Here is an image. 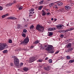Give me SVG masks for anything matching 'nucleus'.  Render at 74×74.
<instances>
[{
  "mask_svg": "<svg viewBox=\"0 0 74 74\" xmlns=\"http://www.w3.org/2000/svg\"><path fill=\"white\" fill-rule=\"evenodd\" d=\"M36 30H38L39 32H42L44 29V27L39 24H38L36 25Z\"/></svg>",
  "mask_w": 74,
  "mask_h": 74,
  "instance_id": "1",
  "label": "nucleus"
},
{
  "mask_svg": "<svg viewBox=\"0 0 74 74\" xmlns=\"http://www.w3.org/2000/svg\"><path fill=\"white\" fill-rule=\"evenodd\" d=\"M52 48L53 46L52 45H49V46L46 49V50L48 51H51V52H49V53H53L54 52V51L52 50Z\"/></svg>",
  "mask_w": 74,
  "mask_h": 74,
  "instance_id": "2",
  "label": "nucleus"
},
{
  "mask_svg": "<svg viewBox=\"0 0 74 74\" xmlns=\"http://www.w3.org/2000/svg\"><path fill=\"white\" fill-rule=\"evenodd\" d=\"M14 62L16 66L18 67L19 65V59L17 58H14Z\"/></svg>",
  "mask_w": 74,
  "mask_h": 74,
  "instance_id": "3",
  "label": "nucleus"
},
{
  "mask_svg": "<svg viewBox=\"0 0 74 74\" xmlns=\"http://www.w3.org/2000/svg\"><path fill=\"white\" fill-rule=\"evenodd\" d=\"M29 38L28 37H27L26 38H25L23 42H22L21 43V44H25L27 42H29Z\"/></svg>",
  "mask_w": 74,
  "mask_h": 74,
  "instance_id": "4",
  "label": "nucleus"
},
{
  "mask_svg": "<svg viewBox=\"0 0 74 74\" xmlns=\"http://www.w3.org/2000/svg\"><path fill=\"white\" fill-rule=\"evenodd\" d=\"M36 60V58L34 57H33L29 59V62L32 63V62H34V61H35Z\"/></svg>",
  "mask_w": 74,
  "mask_h": 74,
  "instance_id": "5",
  "label": "nucleus"
},
{
  "mask_svg": "<svg viewBox=\"0 0 74 74\" xmlns=\"http://www.w3.org/2000/svg\"><path fill=\"white\" fill-rule=\"evenodd\" d=\"M3 47H7V45L5 44H0V49H1L0 50H3Z\"/></svg>",
  "mask_w": 74,
  "mask_h": 74,
  "instance_id": "6",
  "label": "nucleus"
},
{
  "mask_svg": "<svg viewBox=\"0 0 74 74\" xmlns=\"http://www.w3.org/2000/svg\"><path fill=\"white\" fill-rule=\"evenodd\" d=\"M62 25H57L56 26L58 29H62Z\"/></svg>",
  "mask_w": 74,
  "mask_h": 74,
  "instance_id": "7",
  "label": "nucleus"
},
{
  "mask_svg": "<svg viewBox=\"0 0 74 74\" xmlns=\"http://www.w3.org/2000/svg\"><path fill=\"white\" fill-rule=\"evenodd\" d=\"M42 16H45L46 15V13L44 11V10H42Z\"/></svg>",
  "mask_w": 74,
  "mask_h": 74,
  "instance_id": "8",
  "label": "nucleus"
},
{
  "mask_svg": "<svg viewBox=\"0 0 74 74\" xmlns=\"http://www.w3.org/2000/svg\"><path fill=\"white\" fill-rule=\"evenodd\" d=\"M17 7H18V8L19 10H22L23 8V6L19 5H17Z\"/></svg>",
  "mask_w": 74,
  "mask_h": 74,
  "instance_id": "9",
  "label": "nucleus"
},
{
  "mask_svg": "<svg viewBox=\"0 0 74 74\" xmlns=\"http://www.w3.org/2000/svg\"><path fill=\"white\" fill-rule=\"evenodd\" d=\"M44 69L45 70H47V71H49L51 69V68L49 66H47V67H45Z\"/></svg>",
  "mask_w": 74,
  "mask_h": 74,
  "instance_id": "10",
  "label": "nucleus"
},
{
  "mask_svg": "<svg viewBox=\"0 0 74 74\" xmlns=\"http://www.w3.org/2000/svg\"><path fill=\"white\" fill-rule=\"evenodd\" d=\"M14 4V3H9L6 5V6L7 7H10V6H11V5L12 4Z\"/></svg>",
  "mask_w": 74,
  "mask_h": 74,
  "instance_id": "11",
  "label": "nucleus"
},
{
  "mask_svg": "<svg viewBox=\"0 0 74 74\" xmlns=\"http://www.w3.org/2000/svg\"><path fill=\"white\" fill-rule=\"evenodd\" d=\"M65 8L66 10H69V9H70V7L69 6H65Z\"/></svg>",
  "mask_w": 74,
  "mask_h": 74,
  "instance_id": "12",
  "label": "nucleus"
},
{
  "mask_svg": "<svg viewBox=\"0 0 74 74\" xmlns=\"http://www.w3.org/2000/svg\"><path fill=\"white\" fill-rule=\"evenodd\" d=\"M54 4H55V3H53L50 4H49V5L50 7H52L53 6V5H54Z\"/></svg>",
  "mask_w": 74,
  "mask_h": 74,
  "instance_id": "13",
  "label": "nucleus"
},
{
  "mask_svg": "<svg viewBox=\"0 0 74 74\" xmlns=\"http://www.w3.org/2000/svg\"><path fill=\"white\" fill-rule=\"evenodd\" d=\"M57 5L59 6L62 5H63V3L62 2H59L57 4Z\"/></svg>",
  "mask_w": 74,
  "mask_h": 74,
  "instance_id": "14",
  "label": "nucleus"
},
{
  "mask_svg": "<svg viewBox=\"0 0 74 74\" xmlns=\"http://www.w3.org/2000/svg\"><path fill=\"white\" fill-rule=\"evenodd\" d=\"M34 26L33 25H31L30 27V29H34Z\"/></svg>",
  "mask_w": 74,
  "mask_h": 74,
  "instance_id": "15",
  "label": "nucleus"
},
{
  "mask_svg": "<svg viewBox=\"0 0 74 74\" xmlns=\"http://www.w3.org/2000/svg\"><path fill=\"white\" fill-rule=\"evenodd\" d=\"M70 47H71V44L69 43L67 45V48H70Z\"/></svg>",
  "mask_w": 74,
  "mask_h": 74,
  "instance_id": "16",
  "label": "nucleus"
},
{
  "mask_svg": "<svg viewBox=\"0 0 74 74\" xmlns=\"http://www.w3.org/2000/svg\"><path fill=\"white\" fill-rule=\"evenodd\" d=\"M62 11H63V10H56V11L58 12H62Z\"/></svg>",
  "mask_w": 74,
  "mask_h": 74,
  "instance_id": "17",
  "label": "nucleus"
},
{
  "mask_svg": "<svg viewBox=\"0 0 74 74\" xmlns=\"http://www.w3.org/2000/svg\"><path fill=\"white\" fill-rule=\"evenodd\" d=\"M53 34V33L52 32H50L49 33V36H52Z\"/></svg>",
  "mask_w": 74,
  "mask_h": 74,
  "instance_id": "18",
  "label": "nucleus"
},
{
  "mask_svg": "<svg viewBox=\"0 0 74 74\" xmlns=\"http://www.w3.org/2000/svg\"><path fill=\"white\" fill-rule=\"evenodd\" d=\"M23 70H24V71H27L28 70V69L27 68L25 67L23 69Z\"/></svg>",
  "mask_w": 74,
  "mask_h": 74,
  "instance_id": "19",
  "label": "nucleus"
},
{
  "mask_svg": "<svg viewBox=\"0 0 74 74\" xmlns=\"http://www.w3.org/2000/svg\"><path fill=\"white\" fill-rule=\"evenodd\" d=\"M52 30H53V28H49L48 29L49 31H52Z\"/></svg>",
  "mask_w": 74,
  "mask_h": 74,
  "instance_id": "20",
  "label": "nucleus"
},
{
  "mask_svg": "<svg viewBox=\"0 0 74 74\" xmlns=\"http://www.w3.org/2000/svg\"><path fill=\"white\" fill-rule=\"evenodd\" d=\"M69 62L71 63L74 62V60H70L69 61Z\"/></svg>",
  "mask_w": 74,
  "mask_h": 74,
  "instance_id": "21",
  "label": "nucleus"
},
{
  "mask_svg": "<svg viewBox=\"0 0 74 74\" xmlns=\"http://www.w3.org/2000/svg\"><path fill=\"white\" fill-rule=\"evenodd\" d=\"M22 36L23 37H26V34H23H23H22Z\"/></svg>",
  "mask_w": 74,
  "mask_h": 74,
  "instance_id": "22",
  "label": "nucleus"
},
{
  "mask_svg": "<svg viewBox=\"0 0 74 74\" xmlns=\"http://www.w3.org/2000/svg\"><path fill=\"white\" fill-rule=\"evenodd\" d=\"M12 19H13L14 20H16V18L14 16H12Z\"/></svg>",
  "mask_w": 74,
  "mask_h": 74,
  "instance_id": "23",
  "label": "nucleus"
},
{
  "mask_svg": "<svg viewBox=\"0 0 74 74\" xmlns=\"http://www.w3.org/2000/svg\"><path fill=\"white\" fill-rule=\"evenodd\" d=\"M43 7V6H40L38 8V10H41V8Z\"/></svg>",
  "mask_w": 74,
  "mask_h": 74,
  "instance_id": "24",
  "label": "nucleus"
},
{
  "mask_svg": "<svg viewBox=\"0 0 74 74\" xmlns=\"http://www.w3.org/2000/svg\"><path fill=\"white\" fill-rule=\"evenodd\" d=\"M49 63H52V60L51 59H50L49 60Z\"/></svg>",
  "mask_w": 74,
  "mask_h": 74,
  "instance_id": "25",
  "label": "nucleus"
},
{
  "mask_svg": "<svg viewBox=\"0 0 74 74\" xmlns=\"http://www.w3.org/2000/svg\"><path fill=\"white\" fill-rule=\"evenodd\" d=\"M59 33H64V30H60L59 31Z\"/></svg>",
  "mask_w": 74,
  "mask_h": 74,
  "instance_id": "26",
  "label": "nucleus"
},
{
  "mask_svg": "<svg viewBox=\"0 0 74 74\" xmlns=\"http://www.w3.org/2000/svg\"><path fill=\"white\" fill-rule=\"evenodd\" d=\"M74 28L73 27L71 28L70 29H69V31H71V30H74Z\"/></svg>",
  "mask_w": 74,
  "mask_h": 74,
  "instance_id": "27",
  "label": "nucleus"
},
{
  "mask_svg": "<svg viewBox=\"0 0 74 74\" xmlns=\"http://www.w3.org/2000/svg\"><path fill=\"white\" fill-rule=\"evenodd\" d=\"M23 33H26L27 32V30H26V29H24L23 30Z\"/></svg>",
  "mask_w": 74,
  "mask_h": 74,
  "instance_id": "28",
  "label": "nucleus"
},
{
  "mask_svg": "<svg viewBox=\"0 0 74 74\" xmlns=\"http://www.w3.org/2000/svg\"><path fill=\"white\" fill-rule=\"evenodd\" d=\"M7 52H8L7 50H5L4 51H3V53H7Z\"/></svg>",
  "mask_w": 74,
  "mask_h": 74,
  "instance_id": "29",
  "label": "nucleus"
},
{
  "mask_svg": "<svg viewBox=\"0 0 74 74\" xmlns=\"http://www.w3.org/2000/svg\"><path fill=\"white\" fill-rule=\"evenodd\" d=\"M70 57H69V56H67L66 57V58L67 59H68V60H69L70 59Z\"/></svg>",
  "mask_w": 74,
  "mask_h": 74,
  "instance_id": "30",
  "label": "nucleus"
},
{
  "mask_svg": "<svg viewBox=\"0 0 74 74\" xmlns=\"http://www.w3.org/2000/svg\"><path fill=\"white\" fill-rule=\"evenodd\" d=\"M39 42L38 41L36 40L35 42L34 43L35 44H37V43H38Z\"/></svg>",
  "mask_w": 74,
  "mask_h": 74,
  "instance_id": "31",
  "label": "nucleus"
},
{
  "mask_svg": "<svg viewBox=\"0 0 74 74\" xmlns=\"http://www.w3.org/2000/svg\"><path fill=\"white\" fill-rule=\"evenodd\" d=\"M8 19H12V16L9 17L7 18Z\"/></svg>",
  "mask_w": 74,
  "mask_h": 74,
  "instance_id": "32",
  "label": "nucleus"
},
{
  "mask_svg": "<svg viewBox=\"0 0 74 74\" xmlns=\"http://www.w3.org/2000/svg\"><path fill=\"white\" fill-rule=\"evenodd\" d=\"M54 8H55L56 9H58V7H57V5H55L54 6Z\"/></svg>",
  "mask_w": 74,
  "mask_h": 74,
  "instance_id": "33",
  "label": "nucleus"
},
{
  "mask_svg": "<svg viewBox=\"0 0 74 74\" xmlns=\"http://www.w3.org/2000/svg\"><path fill=\"white\" fill-rule=\"evenodd\" d=\"M44 2V1L42 0L41 1H40V2L39 3L40 4H42L43 3V2Z\"/></svg>",
  "mask_w": 74,
  "mask_h": 74,
  "instance_id": "34",
  "label": "nucleus"
},
{
  "mask_svg": "<svg viewBox=\"0 0 74 74\" xmlns=\"http://www.w3.org/2000/svg\"><path fill=\"white\" fill-rule=\"evenodd\" d=\"M40 49H44V47H40Z\"/></svg>",
  "mask_w": 74,
  "mask_h": 74,
  "instance_id": "35",
  "label": "nucleus"
},
{
  "mask_svg": "<svg viewBox=\"0 0 74 74\" xmlns=\"http://www.w3.org/2000/svg\"><path fill=\"white\" fill-rule=\"evenodd\" d=\"M69 30H64V32L65 33H66V32H69Z\"/></svg>",
  "mask_w": 74,
  "mask_h": 74,
  "instance_id": "36",
  "label": "nucleus"
},
{
  "mask_svg": "<svg viewBox=\"0 0 74 74\" xmlns=\"http://www.w3.org/2000/svg\"><path fill=\"white\" fill-rule=\"evenodd\" d=\"M9 43H12V40H9Z\"/></svg>",
  "mask_w": 74,
  "mask_h": 74,
  "instance_id": "37",
  "label": "nucleus"
},
{
  "mask_svg": "<svg viewBox=\"0 0 74 74\" xmlns=\"http://www.w3.org/2000/svg\"><path fill=\"white\" fill-rule=\"evenodd\" d=\"M5 17V15H3L2 16V18H4Z\"/></svg>",
  "mask_w": 74,
  "mask_h": 74,
  "instance_id": "38",
  "label": "nucleus"
},
{
  "mask_svg": "<svg viewBox=\"0 0 74 74\" xmlns=\"http://www.w3.org/2000/svg\"><path fill=\"white\" fill-rule=\"evenodd\" d=\"M48 15H51V13H48L47 14H46V15L47 16Z\"/></svg>",
  "mask_w": 74,
  "mask_h": 74,
  "instance_id": "39",
  "label": "nucleus"
},
{
  "mask_svg": "<svg viewBox=\"0 0 74 74\" xmlns=\"http://www.w3.org/2000/svg\"><path fill=\"white\" fill-rule=\"evenodd\" d=\"M59 51H56V52L55 53V54H57L58 53H59Z\"/></svg>",
  "mask_w": 74,
  "mask_h": 74,
  "instance_id": "40",
  "label": "nucleus"
},
{
  "mask_svg": "<svg viewBox=\"0 0 74 74\" xmlns=\"http://www.w3.org/2000/svg\"><path fill=\"white\" fill-rule=\"evenodd\" d=\"M63 36H64V35H63V34H62L61 35V38H63Z\"/></svg>",
  "mask_w": 74,
  "mask_h": 74,
  "instance_id": "41",
  "label": "nucleus"
},
{
  "mask_svg": "<svg viewBox=\"0 0 74 74\" xmlns=\"http://www.w3.org/2000/svg\"><path fill=\"white\" fill-rule=\"evenodd\" d=\"M20 27H21V25H18V28H20Z\"/></svg>",
  "mask_w": 74,
  "mask_h": 74,
  "instance_id": "42",
  "label": "nucleus"
},
{
  "mask_svg": "<svg viewBox=\"0 0 74 74\" xmlns=\"http://www.w3.org/2000/svg\"><path fill=\"white\" fill-rule=\"evenodd\" d=\"M17 51H21V49L20 48L18 49H17Z\"/></svg>",
  "mask_w": 74,
  "mask_h": 74,
  "instance_id": "43",
  "label": "nucleus"
},
{
  "mask_svg": "<svg viewBox=\"0 0 74 74\" xmlns=\"http://www.w3.org/2000/svg\"><path fill=\"white\" fill-rule=\"evenodd\" d=\"M3 7L0 6V10H3Z\"/></svg>",
  "mask_w": 74,
  "mask_h": 74,
  "instance_id": "44",
  "label": "nucleus"
},
{
  "mask_svg": "<svg viewBox=\"0 0 74 74\" xmlns=\"http://www.w3.org/2000/svg\"><path fill=\"white\" fill-rule=\"evenodd\" d=\"M53 29L52 30L53 31L55 30H56V29L55 27H53Z\"/></svg>",
  "mask_w": 74,
  "mask_h": 74,
  "instance_id": "45",
  "label": "nucleus"
},
{
  "mask_svg": "<svg viewBox=\"0 0 74 74\" xmlns=\"http://www.w3.org/2000/svg\"><path fill=\"white\" fill-rule=\"evenodd\" d=\"M9 14H5V16H8V15Z\"/></svg>",
  "mask_w": 74,
  "mask_h": 74,
  "instance_id": "46",
  "label": "nucleus"
},
{
  "mask_svg": "<svg viewBox=\"0 0 74 74\" xmlns=\"http://www.w3.org/2000/svg\"><path fill=\"white\" fill-rule=\"evenodd\" d=\"M34 11V10H29V11Z\"/></svg>",
  "mask_w": 74,
  "mask_h": 74,
  "instance_id": "47",
  "label": "nucleus"
},
{
  "mask_svg": "<svg viewBox=\"0 0 74 74\" xmlns=\"http://www.w3.org/2000/svg\"><path fill=\"white\" fill-rule=\"evenodd\" d=\"M47 45H45L44 47H47Z\"/></svg>",
  "mask_w": 74,
  "mask_h": 74,
  "instance_id": "48",
  "label": "nucleus"
},
{
  "mask_svg": "<svg viewBox=\"0 0 74 74\" xmlns=\"http://www.w3.org/2000/svg\"><path fill=\"white\" fill-rule=\"evenodd\" d=\"M13 65V63H11L10 64V65L12 66Z\"/></svg>",
  "mask_w": 74,
  "mask_h": 74,
  "instance_id": "49",
  "label": "nucleus"
},
{
  "mask_svg": "<svg viewBox=\"0 0 74 74\" xmlns=\"http://www.w3.org/2000/svg\"><path fill=\"white\" fill-rule=\"evenodd\" d=\"M29 16H32L33 15L32 14H29Z\"/></svg>",
  "mask_w": 74,
  "mask_h": 74,
  "instance_id": "50",
  "label": "nucleus"
},
{
  "mask_svg": "<svg viewBox=\"0 0 74 74\" xmlns=\"http://www.w3.org/2000/svg\"><path fill=\"white\" fill-rule=\"evenodd\" d=\"M38 61L39 62H42L41 60H39Z\"/></svg>",
  "mask_w": 74,
  "mask_h": 74,
  "instance_id": "51",
  "label": "nucleus"
},
{
  "mask_svg": "<svg viewBox=\"0 0 74 74\" xmlns=\"http://www.w3.org/2000/svg\"><path fill=\"white\" fill-rule=\"evenodd\" d=\"M56 20H57V19H56V18H55L54 19V21H56Z\"/></svg>",
  "mask_w": 74,
  "mask_h": 74,
  "instance_id": "52",
  "label": "nucleus"
},
{
  "mask_svg": "<svg viewBox=\"0 0 74 74\" xmlns=\"http://www.w3.org/2000/svg\"><path fill=\"white\" fill-rule=\"evenodd\" d=\"M48 59V58L47 57L45 59V60H47Z\"/></svg>",
  "mask_w": 74,
  "mask_h": 74,
  "instance_id": "53",
  "label": "nucleus"
},
{
  "mask_svg": "<svg viewBox=\"0 0 74 74\" xmlns=\"http://www.w3.org/2000/svg\"><path fill=\"white\" fill-rule=\"evenodd\" d=\"M51 21H53V18H52L51 19Z\"/></svg>",
  "mask_w": 74,
  "mask_h": 74,
  "instance_id": "54",
  "label": "nucleus"
},
{
  "mask_svg": "<svg viewBox=\"0 0 74 74\" xmlns=\"http://www.w3.org/2000/svg\"><path fill=\"white\" fill-rule=\"evenodd\" d=\"M21 65H23V63L22 62H21Z\"/></svg>",
  "mask_w": 74,
  "mask_h": 74,
  "instance_id": "55",
  "label": "nucleus"
},
{
  "mask_svg": "<svg viewBox=\"0 0 74 74\" xmlns=\"http://www.w3.org/2000/svg\"><path fill=\"white\" fill-rule=\"evenodd\" d=\"M31 48H33V46H31Z\"/></svg>",
  "mask_w": 74,
  "mask_h": 74,
  "instance_id": "56",
  "label": "nucleus"
},
{
  "mask_svg": "<svg viewBox=\"0 0 74 74\" xmlns=\"http://www.w3.org/2000/svg\"><path fill=\"white\" fill-rule=\"evenodd\" d=\"M29 14H32V12H29Z\"/></svg>",
  "mask_w": 74,
  "mask_h": 74,
  "instance_id": "57",
  "label": "nucleus"
},
{
  "mask_svg": "<svg viewBox=\"0 0 74 74\" xmlns=\"http://www.w3.org/2000/svg\"><path fill=\"white\" fill-rule=\"evenodd\" d=\"M48 10H46V11H48Z\"/></svg>",
  "mask_w": 74,
  "mask_h": 74,
  "instance_id": "58",
  "label": "nucleus"
},
{
  "mask_svg": "<svg viewBox=\"0 0 74 74\" xmlns=\"http://www.w3.org/2000/svg\"><path fill=\"white\" fill-rule=\"evenodd\" d=\"M14 3H13V4H14V3H15V1H14Z\"/></svg>",
  "mask_w": 74,
  "mask_h": 74,
  "instance_id": "59",
  "label": "nucleus"
},
{
  "mask_svg": "<svg viewBox=\"0 0 74 74\" xmlns=\"http://www.w3.org/2000/svg\"><path fill=\"white\" fill-rule=\"evenodd\" d=\"M67 26H69V24H67Z\"/></svg>",
  "mask_w": 74,
  "mask_h": 74,
  "instance_id": "60",
  "label": "nucleus"
},
{
  "mask_svg": "<svg viewBox=\"0 0 74 74\" xmlns=\"http://www.w3.org/2000/svg\"><path fill=\"white\" fill-rule=\"evenodd\" d=\"M31 10H34V9H33V8H32L31 9Z\"/></svg>",
  "mask_w": 74,
  "mask_h": 74,
  "instance_id": "61",
  "label": "nucleus"
},
{
  "mask_svg": "<svg viewBox=\"0 0 74 74\" xmlns=\"http://www.w3.org/2000/svg\"><path fill=\"white\" fill-rule=\"evenodd\" d=\"M71 24H74V23H71Z\"/></svg>",
  "mask_w": 74,
  "mask_h": 74,
  "instance_id": "62",
  "label": "nucleus"
},
{
  "mask_svg": "<svg viewBox=\"0 0 74 74\" xmlns=\"http://www.w3.org/2000/svg\"><path fill=\"white\" fill-rule=\"evenodd\" d=\"M72 26H74V24L72 25Z\"/></svg>",
  "mask_w": 74,
  "mask_h": 74,
  "instance_id": "63",
  "label": "nucleus"
},
{
  "mask_svg": "<svg viewBox=\"0 0 74 74\" xmlns=\"http://www.w3.org/2000/svg\"><path fill=\"white\" fill-rule=\"evenodd\" d=\"M12 58H14V57L12 56Z\"/></svg>",
  "mask_w": 74,
  "mask_h": 74,
  "instance_id": "64",
  "label": "nucleus"
}]
</instances>
